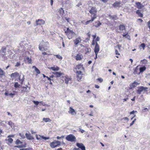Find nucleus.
Masks as SVG:
<instances>
[{
	"label": "nucleus",
	"mask_w": 150,
	"mask_h": 150,
	"mask_svg": "<svg viewBox=\"0 0 150 150\" xmlns=\"http://www.w3.org/2000/svg\"><path fill=\"white\" fill-rule=\"evenodd\" d=\"M76 146L79 148L81 149L82 150H86L85 147L82 143H77Z\"/></svg>",
	"instance_id": "obj_11"
},
{
	"label": "nucleus",
	"mask_w": 150,
	"mask_h": 150,
	"mask_svg": "<svg viewBox=\"0 0 150 150\" xmlns=\"http://www.w3.org/2000/svg\"><path fill=\"white\" fill-rule=\"evenodd\" d=\"M66 139L67 141L72 142H75L76 140L75 137L71 134L68 135L66 137Z\"/></svg>",
	"instance_id": "obj_5"
},
{
	"label": "nucleus",
	"mask_w": 150,
	"mask_h": 150,
	"mask_svg": "<svg viewBox=\"0 0 150 150\" xmlns=\"http://www.w3.org/2000/svg\"><path fill=\"white\" fill-rule=\"evenodd\" d=\"M128 99V98H125L123 99V102L126 101L127 99Z\"/></svg>",
	"instance_id": "obj_63"
},
{
	"label": "nucleus",
	"mask_w": 150,
	"mask_h": 150,
	"mask_svg": "<svg viewBox=\"0 0 150 150\" xmlns=\"http://www.w3.org/2000/svg\"><path fill=\"white\" fill-rule=\"evenodd\" d=\"M32 149L31 148H27L21 149L20 150H31Z\"/></svg>",
	"instance_id": "obj_45"
},
{
	"label": "nucleus",
	"mask_w": 150,
	"mask_h": 150,
	"mask_svg": "<svg viewBox=\"0 0 150 150\" xmlns=\"http://www.w3.org/2000/svg\"><path fill=\"white\" fill-rule=\"evenodd\" d=\"M139 84V83H138V82H134L133 83H132L130 86L131 88H132L138 85Z\"/></svg>",
	"instance_id": "obj_22"
},
{
	"label": "nucleus",
	"mask_w": 150,
	"mask_h": 150,
	"mask_svg": "<svg viewBox=\"0 0 150 150\" xmlns=\"http://www.w3.org/2000/svg\"><path fill=\"white\" fill-rule=\"evenodd\" d=\"M19 135L22 139H24L25 138V136L23 134L19 133Z\"/></svg>",
	"instance_id": "obj_39"
},
{
	"label": "nucleus",
	"mask_w": 150,
	"mask_h": 150,
	"mask_svg": "<svg viewBox=\"0 0 150 150\" xmlns=\"http://www.w3.org/2000/svg\"><path fill=\"white\" fill-rule=\"evenodd\" d=\"M148 88L144 86L140 87L137 91V93L140 94L142 91H147Z\"/></svg>",
	"instance_id": "obj_7"
},
{
	"label": "nucleus",
	"mask_w": 150,
	"mask_h": 150,
	"mask_svg": "<svg viewBox=\"0 0 150 150\" xmlns=\"http://www.w3.org/2000/svg\"><path fill=\"white\" fill-rule=\"evenodd\" d=\"M64 18H65L66 20L67 21V22H69V20L70 19L69 18H67L66 17H64Z\"/></svg>",
	"instance_id": "obj_56"
},
{
	"label": "nucleus",
	"mask_w": 150,
	"mask_h": 150,
	"mask_svg": "<svg viewBox=\"0 0 150 150\" xmlns=\"http://www.w3.org/2000/svg\"><path fill=\"white\" fill-rule=\"evenodd\" d=\"M6 49L5 47H3L0 50V54L3 56L6 54Z\"/></svg>",
	"instance_id": "obj_13"
},
{
	"label": "nucleus",
	"mask_w": 150,
	"mask_h": 150,
	"mask_svg": "<svg viewBox=\"0 0 150 150\" xmlns=\"http://www.w3.org/2000/svg\"><path fill=\"white\" fill-rule=\"evenodd\" d=\"M80 131L82 133H83L85 132L84 130L81 129H80Z\"/></svg>",
	"instance_id": "obj_60"
},
{
	"label": "nucleus",
	"mask_w": 150,
	"mask_h": 150,
	"mask_svg": "<svg viewBox=\"0 0 150 150\" xmlns=\"http://www.w3.org/2000/svg\"><path fill=\"white\" fill-rule=\"evenodd\" d=\"M53 73L57 77H60L63 74L62 73L60 72H53Z\"/></svg>",
	"instance_id": "obj_16"
},
{
	"label": "nucleus",
	"mask_w": 150,
	"mask_h": 150,
	"mask_svg": "<svg viewBox=\"0 0 150 150\" xmlns=\"http://www.w3.org/2000/svg\"><path fill=\"white\" fill-rule=\"evenodd\" d=\"M81 39L80 38H76L75 40H74V44L76 45H77L80 42H81Z\"/></svg>",
	"instance_id": "obj_17"
},
{
	"label": "nucleus",
	"mask_w": 150,
	"mask_h": 150,
	"mask_svg": "<svg viewBox=\"0 0 150 150\" xmlns=\"http://www.w3.org/2000/svg\"><path fill=\"white\" fill-rule=\"evenodd\" d=\"M21 65L20 62H17V63L16 64L15 66L16 67H18L19 66H20Z\"/></svg>",
	"instance_id": "obj_47"
},
{
	"label": "nucleus",
	"mask_w": 150,
	"mask_h": 150,
	"mask_svg": "<svg viewBox=\"0 0 150 150\" xmlns=\"http://www.w3.org/2000/svg\"><path fill=\"white\" fill-rule=\"evenodd\" d=\"M148 25L149 28L150 29V21H149L148 22Z\"/></svg>",
	"instance_id": "obj_58"
},
{
	"label": "nucleus",
	"mask_w": 150,
	"mask_h": 150,
	"mask_svg": "<svg viewBox=\"0 0 150 150\" xmlns=\"http://www.w3.org/2000/svg\"><path fill=\"white\" fill-rule=\"evenodd\" d=\"M26 59L28 60V62L30 64L31 63V59L29 58L28 57L26 58Z\"/></svg>",
	"instance_id": "obj_42"
},
{
	"label": "nucleus",
	"mask_w": 150,
	"mask_h": 150,
	"mask_svg": "<svg viewBox=\"0 0 150 150\" xmlns=\"http://www.w3.org/2000/svg\"><path fill=\"white\" fill-rule=\"evenodd\" d=\"M146 69V68L145 67H140L139 69L140 72H142L144 70H145Z\"/></svg>",
	"instance_id": "obj_34"
},
{
	"label": "nucleus",
	"mask_w": 150,
	"mask_h": 150,
	"mask_svg": "<svg viewBox=\"0 0 150 150\" xmlns=\"http://www.w3.org/2000/svg\"><path fill=\"white\" fill-rule=\"evenodd\" d=\"M36 138L37 139L41 140L42 139H44L45 140L48 139H49V137H45L43 136H41L40 135H36Z\"/></svg>",
	"instance_id": "obj_9"
},
{
	"label": "nucleus",
	"mask_w": 150,
	"mask_h": 150,
	"mask_svg": "<svg viewBox=\"0 0 150 150\" xmlns=\"http://www.w3.org/2000/svg\"><path fill=\"white\" fill-rule=\"evenodd\" d=\"M76 70V74L77 79L79 81L82 78V71L84 69L83 66L81 64H79L76 66L75 68Z\"/></svg>",
	"instance_id": "obj_1"
},
{
	"label": "nucleus",
	"mask_w": 150,
	"mask_h": 150,
	"mask_svg": "<svg viewBox=\"0 0 150 150\" xmlns=\"http://www.w3.org/2000/svg\"><path fill=\"white\" fill-rule=\"evenodd\" d=\"M100 50V46L98 43L96 42L95 44V46L94 49V52L95 54L98 53Z\"/></svg>",
	"instance_id": "obj_8"
},
{
	"label": "nucleus",
	"mask_w": 150,
	"mask_h": 150,
	"mask_svg": "<svg viewBox=\"0 0 150 150\" xmlns=\"http://www.w3.org/2000/svg\"><path fill=\"white\" fill-rule=\"evenodd\" d=\"M9 96H11L12 97H13L15 95L14 93H10L9 94Z\"/></svg>",
	"instance_id": "obj_52"
},
{
	"label": "nucleus",
	"mask_w": 150,
	"mask_h": 150,
	"mask_svg": "<svg viewBox=\"0 0 150 150\" xmlns=\"http://www.w3.org/2000/svg\"><path fill=\"white\" fill-rule=\"evenodd\" d=\"M115 54L117 55H119L120 54L118 52V51L117 50H115Z\"/></svg>",
	"instance_id": "obj_57"
},
{
	"label": "nucleus",
	"mask_w": 150,
	"mask_h": 150,
	"mask_svg": "<svg viewBox=\"0 0 150 150\" xmlns=\"http://www.w3.org/2000/svg\"><path fill=\"white\" fill-rule=\"evenodd\" d=\"M45 122H50L51 121V120L50 118H43L42 119Z\"/></svg>",
	"instance_id": "obj_29"
},
{
	"label": "nucleus",
	"mask_w": 150,
	"mask_h": 150,
	"mask_svg": "<svg viewBox=\"0 0 150 150\" xmlns=\"http://www.w3.org/2000/svg\"><path fill=\"white\" fill-rule=\"evenodd\" d=\"M65 33H67L68 38L69 39H71L75 35V33L72 30H69V28H67V30L65 31Z\"/></svg>",
	"instance_id": "obj_3"
},
{
	"label": "nucleus",
	"mask_w": 150,
	"mask_h": 150,
	"mask_svg": "<svg viewBox=\"0 0 150 150\" xmlns=\"http://www.w3.org/2000/svg\"><path fill=\"white\" fill-rule=\"evenodd\" d=\"M119 29L120 30H124L125 29V27L124 25H120L119 26Z\"/></svg>",
	"instance_id": "obj_32"
},
{
	"label": "nucleus",
	"mask_w": 150,
	"mask_h": 150,
	"mask_svg": "<svg viewBox=\"0 0 150 150\" xmlns=\"http://www.w3.org/2000/svg\"><path fill=\"white\" fill-rule=\"evenodd\" d=\"M140 21L141 22H143V20L141 19H138L137 20V22Z\"/></svg>",
	"instance_id": "obj_54"
},
{
	"label": "nucleus",
	"mask_w": 150,
	"mask_h": 150,
	"mask_svg": "<svg viewBox=\"0 0 150 150\" xmlns=\"http://www.w3.org/2000/svg\"><path fill=\"white\" fill-rule=\"evenodd\" d=\"M39 103L40 105H42L43 106H44L45 105V103L42 101L40 102Z\"/></svg>",
	"instance_id": "obj_49"
},
{
	"label": "nucleus",
	"mask_w": 150,
	"mask_h": 150,
	"mask_svg": "<svg viewBox=\"0 0 150 150\" xmlns=\"http://www.w3.org/2000/svg\"><path fill=\"white\" fill-rule=\"evenodd\" d=\"M97 11L95 8L92 7L91 9L89 11L90 13L91 14V17L93 18H94V19L96 18V13Z\"/></svg>",
	"instance_id": "obj_4"
},
{
	"label": "nucleus",
	"mask_w": 150,
	"mask_h": 150,
	"mask_svg": "<svg viewBox=\"0 0 150 150\" xmlns=\"http://www.w3.org/2000/svg\"><path fill=\"white\" fill-rule=\"evenodd\" d=\"M61 144V142L59 141H56L50 143V146L52 148H54L55 147L60 146Z\"/></svg>",
	"instance_id": "obj_6"
},
{
	"label": "nucleus",
	"mask_w": 150,
	"mask_h": 150,
	"mask_svg": "<svg viewBox=\"0 0 150 150\" xmlns=\"http://www.w3.org/2000/svg\"><path fill=\"white\" fill-rule=\"evenodd\" d=\"M48 45L49 43L47 42H45L42 40L39 44V49L41 51H46L49 48Z\"/></svg>",
	"instance_id": "obj_2"
},
{
	"label": "nucleus",
	"mask_w": 150,
	"mask_h": 150,
	"mask_svg": "<svg viewBox=\"0 0 150 150\" xmlns=\"http://www.w3.org/2000/svg\"><path fill=\"white\" fill-rule=\"evenodd\" d=\"M71 79L68 76H65V83L66 84H68L69 81L71 80Z\"/></svg>",
	"instance_id": "obj_19"
},
{
	"label": "nucleus",
	"mask_w": 150,
	"mask_h": 150,
	"mask_svg": "<svg viewBox=\"0 0 150 150\" xmlns=\"http://www.w3.org/2000/svg\"><path fill=\"white\" fill-rule=\"evenodd\" d=\"M58 12L60 14V15L62 17H64V11L62 8H60L58 10Z\"/></svg>",
	"instance_id": "obj_14"
},
{
	"label": "nucleus",
	"mask_w": 150,
	"mask_h": 150,
	"mask_svg": "<svg viewBox=\"0 0 150 150\" xmlns=\"http://www.w3.org/2000/svg\"><path fill=\"white\" fill-rule=\"evenodd\" d=\"M136 13L139 17H142L143 16V14L141 13V10H138L136 12Z\"/></svg>",
	"instance_id": "obj_24"
},
{
	"label": "nucleus",
	"mask_w": 150,
	"mask_h": 150,
	"mask_svg": "<svg viewBox=\"0 0 150 150\" xmlns=\"http://www.w3.org/2000/svg\"><path fill=\"white\" fill-rule=\"evenodd\" d=\"M111 17L112 19H115V20H116L117 19V17L116 16H112Z\"/></svg>",
	"instance_id": "obj_46"
},
{
	"label": "nucleus",
	"mask_w": 150,
	"mask_h": 150,
	"mask_svg": "<svg viewBox=\"0 0 150 150\" xmlns=\"http://www.w3.org/2000/svg\"><path fill=\"white\" fill-rule=\"evenodd\" d=\"M98 80L99 81H100V82H101L103 81V79H101V78H98Z\"/></svg>",
	"instance_id": "obj_55"
},
{
	"label": "nucleus",
	"mask_w": 150,
	"mask_h": 150,
	"mask_svg": "<svg viewBox=\"0 0 150 150\" xmlns=\"http://www.w3.org/2000/svg\"><path fill=\"white\" fill-rule=\"evenodd\" d=\"M135 96H134L133 98L131 99V100L132 101H134L135 100Z\"/></svg>",
	"instance_id": "obj_61"
},
{
	"label": "nucleus",
	"mask_w": 150,
	"mask_h": 150,
	"mask_svg": "<svg viewBox=\"0 0 150 150\" xmlns=\"http://www.w3.org/2000/svg\"><path fill=\"white\" fill-rule=\"evenodd\" d=\"M5 122L6 123L8 124L11 128H12V127L14 126V124L11 121Z\"/></svg>",
	"instance_id": "obj_21"
},
{
	"label": "nucleus",
	"mask_w": 150,
	"mask_h": 150,
	"mask_svg": "<svg viewBox=\"0 0 150 150\" xmlns=\"http://www.w3.org/2000/svg\"><path fill=\"white\" fill-rule=\"evenodd\" d=\"M141 63L142 64H145L147 63V61L146 59H144L141 61Z\"/></svg>",
	"instance_id": "obj_36"
},
{
	"label": "nucleus",
	"mask_w": 150,
	"mask_h": 150,
	"mask_svg": "<svg viewBox=\"0 0 150 150\" xmlns=\"http://www.w3.org/2000/svg\"><path fill=\"white\" fill-rule=\"evenodd\" d=\"M74 150H80V149L79 148H74Z\"/></svg>",
	"instance_id": "obj_64"
},
{
	"label": "nucleus",
	"mask_w": 150,
	"mask_h": 150,
	"mask_svg": "<svg viewBox=\"0 0 150 150\" xmlns=\"http://www.w3.org/2000/svg\"><path fill=\"white\" fill-rule=\"evenodd\" d=\"M91 51V49L90 48L88 47V48H86V53L85 54H88Z\"/></svg>",
	"instance_id": "obj_33"
},
{
	"label": "nucleus",
	"mask_w": 150,
	"mask_h": 150,
	"mask_svg": "<svg viewBox=\"0 0 150 150\" xmlns=\"http://www.w3.org/2000/svg\"><path fill=\"white\" fill-rule=\"evenodd\" d=\"M15 143L16 144H22V142H21L20 140L18 139L16 141Z\"/></svg>",
	"instance_id": "obj_38"
},
{
	"label": "nucleus",
	"mask_w": 150,
	"mask_h": 150,
	"mask_svg": "<svg viewBox=\"0 0 150 150\" xmlns=\"http://www.w3.org/2000/svg\"><path fill=\"white\" fill-rule=\"evenodd\" d=\"M35 22L37 25H41L45 23V21L42 19H38Z\"/></svg>",
	"instance_id": "obj_10"
},
{
	"label": "nucleus",
	"mask_w": 150,
	"mask_h": 150,
	"mask_svg": "<svg viewBox=\"0 0 150 150\" xmlns=\"http://www.w3.org/2000/svg\"><path fill=\"white\" fill-rule=\"evenodd\" d=\"M101 24V23H100L99 21H98L95 22L94 25L96 27H97L99 26Z\"/></svg>",
	"instance_id": "obj_30"
},
{
	"label": "nucleus",
	"mask_w": 150,
	"mask_h": 150,
	"mask_svg": "<svg viewBox=\"0 0 150 150\" xmlns=\"http://www.w3.org/2000/svg\"><path fill=\"white\" fill-rule=\"evenodd\" d=\"M5 74V72L1 68H0V76L2 77Z\"/></svg>",
	"instance_id": "obj_28"
},
{
	"label": "nucleus",
	"mask_w": 150,
	"mask_h": 150,
	"mask_svg": "<svg viewBox=\"0 0 150 150\" xmlns=\"http://www.w3.org/2000/svg\"><path fill=\"white\" fill-rule=\"evenodd\" d=\"M136 4L137 8L139 9L142 8L143 7V6L140 2H137L136 3Z\"/></svg>",
	"instance_id": "obj_20"
},
{
	"label": "nucleus",
	"mask_w": 150,
	"mask_h": 150,
	"mask_svg": "<svg viewBox=\"0 0 150 150\" xmlns=\"http://www.w3.org/2000/svg\"><path fill=\"white\" fill-rule=\"evenodd\" d=\"M33 103L36 105H38L40 103V102H39L38 101H35V100H33Z\"/></svg>",
	"instance_id": "obj_44"
},
{
	"label": "nucleus",
	"mask_w": 150,
	"mask_h": 150,
	"mask_svg": "<svg viewBox=\"0 0 150 150\" xmlns=\"http://www.w3.org/2000/svg\"><path fill=\"white\" fill-rule=\"evenodd\" d=\"M74 57L77 60H80L81 59V56L79 54H77L76 56H75Z\"/></svg>",
	"instance_id": "obj_23"
},
{
	"label": "nucleus",
	"mask_w": 150,
	"mask_h": 150,
	"mask_svg": "<svg viewBox=\"0 0 150 150\" xmlns=\"http://www.w3.org/2000/svg\"><path fill=\"white\" fill-rule=\"evenodd\" d=\"M95 19H94V18H93L91 17V20L88 21H86V24L87 25L90 22H92Z\"/></svg>",
	"instance_id": "obj_35"
},
{
	"label": "nucleus",
	"mask_w": 150,
	"mask_h": 150,
	"mask_svg": "<svg viewBox=\"0 0 150 150\" xmlns=\"http://www.w3.org/2000/svg\"><path fill=\"white\" fill-rule=\"evenodd\" d=\"M7 140L10 143H11L13 141V139L11 138H9Z\"/></svg>",
	"instance_id": "obj_41"
},
{
	"label": "nucleus",
	"mask_w": 150,
	"mask_h": 150,
	"mask_svg": "<svg viewBox=\"0 0 150 150\" xmlns=\"http://www.w3.org/2000/svg\"><path fill=\"white\" fill-rule=\"evenodd\" d=\"M42 54L43 55H50V54H49L48 53H47V52H43L42 53Z\"/></svg>",
	"instance_id": "obj_50"
},
{
	"label": "nucleus",
	"mask_w": 150,
	"mask_h": 150,
	"mask_svg": "<svg viewBox=\"0 0 150 150\" xmlns=\"http://www.w3.org/2000/svg\"><path fill=\"white\" fill-rule=\"evenodd\" d=\"M20 85L17 82H15L14 84V87L16 88L19 87Z\"/></svg>",
	"instance_id": "obj_37"
},
{
	"label": "nucleus",
	"mask_w": 150,
	"mask_h": 150,
	"mask_svg": "<svg viewBox=\"0 0 150 150\" xmlns=\"http://www.w3.org/2000/svg\"><path fill=\"white\" fill-rule=\"evenodd\" d=\"M56 57L59 59H62V57L59 55H55Z\"/></svg>",
	"instance_id": "obj_40"
},
{
	"label": "nucleus",
	"mask_w": 150,
	"mask_h": 150,
	"mask_svg": "<svg viewBox=\"0 0 150 150\" xmlns=\"http://www.w3.org/2000/svg\"><path fill=\"white\" fill-rule=\"evenodd\" d=\"M136 119H135L132 122V123H130V126H132L134 124V123L136 121Z\"/></svg>",
	"instance_id": "obj_48"
},
{
	"label": "nucleus",
	"mask_w": 150,
	"mask_h": 150,
	"mask_svg": "<svg viewBox=\"0 0 150 150\" xmlns=\"http://www.w3.org/2000/svg\"><path fill=\"white\" fill-rule=\"evenodd\" d=\"M120 4L119 2L116 1L113 4V6L115 7H118Z\"/></svg>",
	"instance_id": "obj_31"
},
{
	"label": "nucleus",
	"mask_w": 150,
	"mask_h": 150,
	"mask_svg": "<svg viewBox=\"0 0 150 150\" xmlns=\"http://www.w3.org/2000/svg\"><path fill=\"white\" fill-rule=\"evenodd\" d=\"M145 45L144 43H142L140 45V47H142L143 50L144 49V48L145 47Z\"/></svg>",
	"instance_id": "obj_43"
},
{
	"label": "nucleus",
	"mask_w": 150,
	"mask_h": 150,
	"mask_svg": "<svg viewBox=\"0 0 150 150\" xmlns=\"http://www.w3.org/2000/svg\"><path fill=\"white\" fill-rule=\"evenodd\" d=\"M123 36L124 37H125L126 38H127V39L129 40H130V37L128 34V33H125L123 35Z\"/></svg>",
	"instance_id": "obj_26"
},
{
	"label": "nucleus",
	"mask_w": 150,
	"mask_h": 150,
	"mask_svg": "<svg viewBox=\"0 0 150 150\" xmlns=\"http://www.w3.org/2000/svg\"><path fill=\"white\" fill-rule=\"evenodd\" d=\"M95 86V88H99V86L98 85H96Z\"/></svg>",
	"instance_id": "obj_62"
},
{
	"label": "nucleus",
	"mask_w": 150,
	"mask_h": 150,
	"mask_svg": "<svg viewBox=\"0 0 150 150\" xmlns=\"http://www.w3.org/2000/svg\"><path fill=\"white\" fill-rule=\"evenodd\" d=\"M33 68H34L35 69V72L38 74H40V72L39 70L35 66H33L32 67Z\"/></svg>",
	"instance_id": "obj_27"
},
{
	"label": "nucleus",
	"mask_w": 150,
	"mask_h": 150,
	"mask_svg": "<svg viewBox=\"0 0 150 150\" xmlns=\"http://www.w3.org/2000/svg\"><path fill=\"white\" fill-rule=\"evenodd\" d=\"M135 112H137V111L133 110V111L130 112V114L131 115L134 114Z\"/></svg>",
	"instance_id": "obj_51"
},
{
	"label": "nucleus",
	"mask_w": 150,
	"mask_h": 150,
	"mask_svg": "<svg viewBox=\"0 0 150 150\" xmlns=\"http://www.w3.org/2000/svg\"><path fill=\"white\" fill-rule=\"evenodd\" d=\"M19 74L18 73L16 72L14 73H12L11 75V76L12 78L14 79L18 76H19Z\"/></svg>",
	"instance_id": "obj_15"
},
{
	"label": "nucleus",
	"mask_w": 150,
	"mask_h": 150,
	"mask_svg": "<svg viewBox=\"0 0 150 150\" xmlns=\"http://www.w3.org/2000/svg\"><path fill=\"white\" fill-rule=\"evenodd\" d=\"M50 69H52V70L54 71H58L59 69V67H52Z\"/></svg>",
	"instance_id": "obj_25"
},
{
	"label": "nucleus",
	"mask_w": 150,
	"mask_h": 150,
	"mask_svg": "<svg viewBox=\"0 0 150 150\" xmlns=\"http://www.w3.org/2000/svg\"><path fill=\"white\" fill-rule=\"evenodd\" d=\"M53 0H50V4L51 6H52L53 4Z\"/></svg>",
	"instance_id": "obj_59"
},
{
	"label": "nucleus",
	"mask_w": 150,
	"mask_h": 150,
	"mask_svg": "<svg viewBox=\"0 0 150 150\" xmlns=\"http://www.w3.org/2000/svg\"><path fill=\"white\" fill-rule=\"evenodd\" d=\"M100 38L99 37H97V38H96V42H97V41H99V40H100Z\"/></svg>",
	"instance_id": "obj_53"
},
{
	"label": "nucleus",
	"mask_w": 150,
	"mask_h": 150,
	"mask_svg": "<svg viewBox=\"0 0 150 150\" xmlns=\"http://www.w3.org/2000/svg\"><path fill=\"white\" fill-rule=\"evenodd\" d=\"M25 135L27 139H28L32 140L33 139V137L31 136V134H30L26 133Z\"/></svg>",
	"instance_id": "obj_18"
},
{
	"label": "nucleus",
	"mask_w": 150,
	"mask_h": 150,
	"mask_svg": "<svg viewBox=\"0 0 150 150\" xmlns=\"http://www.w3.org/2000/svg\"><path fill=\"white\" fill-rule=\"evenodd\" d=\"M68 112L72 115H75L76 114L75 110L71 107L69 108V110Z\"/></svg>",
	"instance_id": "obj_12"
}]
</instances>
